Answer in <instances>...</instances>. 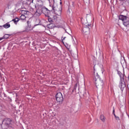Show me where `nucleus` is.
Listing matches in <instances>:
<instances>
[{
	"label": "nucleus",
	"mask_w": 129,
	"mask_h": 129,
	"mask_svg": "<svg viewBox=\"0 0 129 129\" xmlns=\"http://www.w3.org/2000/svg\"><path fill=\"white\" fill-rule=\"evenodd\" d=\"M78 86V84H76L75 85V89H76V88L77 87V86Z\"/></svg>",
	"instance_id": "nucleus-20"
},
{
	"label": "nucleus",
	"mask_w": 129,
	"mask_h": 129,
	"mask_svg": "<svg viewBox=\"0 0 129 129\" xmlns=\"http://www.w3.org/2000/svg\"><path fill=\"white\" fill-rule=\"evenodd\" d=\"M119 20H121L123 22V24L125 27L129 25V18L128 17L120 15L119 16Z\"/></svg>",
	"instance_id": "nucleus-5"
},
{
	"label": "nucleus",
	"mask_w": 129,
	"mask_h": 129,
	"mask_svg": "<svg viewBox=\"0 0 129 129\" xmlns=\"http://www.w3.org/2000/svg\"><path fill=\"white\" fill-rule=\"evenodd\" d=\"M39 24H36V26H38Z\"/></svg>",
	"instance_id": "nucleus-29"
},
{
	"label": "nucleus",
	"mask_w": 129,
	"mask_h": 129,
	"mask_svg": "<svg viewBox=\"0 0 129 129\" xmlns=\"http://www.w3.org/2000/svg\"><path fill=\"white\" fill-rule=\"evenodd\" d=\"M37 2H42V0H36Z\"/></svg>",
	"instance_id": "nucleus-23"
},
{
	"label": "nucleus",
	"mask_w": 129,
	"mask_h": 129,
	"mask_svg": "<svg viewBox=\"0 0 129 129\" xmlns=\"http://www.w3.org/2000/svg\"><path fill=\"white\" fill-rule=\"evenodd\" d=\"M96 64L94 63V81L95 82L97 88L102 87L103 86V80L99 78V75L97 73L95 72V67Z\"/></svg>",
	"instance_id": "nucleus-2"
},
{
	"label": "nucleus",
	"mask_w": 129,
	"mask_h": 129,
	"mask_svg": "<svg viewBox=\"0 0 129 129\" xmlns=\"http://www.w3.org/2000/svg\"><path fill=\"white\" fill-rule=\"evenodd\" d=\"M35 8L36 9V11L34 14V16H36V17H40V16L42 15L41 9H39V5L35 6Z\"/></svg>",
	"instance_id": "nucleus-8"
},
{
	"label": "nucleus",
	"mask_w": 129,
	"mask_h": 129,
	"mask_svg": "<svg viewBox=\"0 0 129 129\" xmlns=\"http://www.w3.org/2000/svg\"><path fill=\"white\" fill-rule=\"evenodd\" d=\"M117 72L119 76L120 77V79H123V78H122L123 77V75H122V74H121V72L119 71H118Z\"/></svg>",
	"instance_id": "nucleus-16"
},
{
	"label": "nucleus",
	"mask_w": 129,
	"mask_h": 129,
	"mask_svg": "<svg viewBox=\"0 0 129 129\" xmlns=\"http://www.w3.org/2000/svg\"><path fill=\"white\" fill-rule=\"evenodd\" d=\"M84 96H86V93H85L84 94Z\"/></svg>",
	"instance_id": "nucleus-25"
},
{
	"label": "nucleus",
	"mask_w": 129,
	"mask_h": 129,
	"mask_svg": "<svg viewBox=\"0 0 129 129\" xmlns=\"http://www.w3.org/2000/svg\"><path fill=\"white\" fill-rule=\"evenodd\" d=\"M39 9H41V12L42 14L45 15V17H49L50 12H52L51 7H49V9H48L47 8L43 7L42 5H39Z\"/></svg>",
	"instance_id": "nucleus-4"
},
{
	"label": "nucleus",
	"mask_w": 129,
	"mask_h": 129,
	"mask_svg": "<svg viewBox=\"0 0 129 129\" xmlns=\"http://www.w3.org/2000/svg\"><path fill=\"white\" fill-rule=\"evenodd\" d=\"M2 126L3 129L12 127V119L8 118L4 119L3 121Z\"/></svg>",
	"instance_id": "nucleus-3"
},
{
	"label": "nucleus",
	"mask_w": 129,
	"mask_h": 129,
	"mask_svg": "<svg viewBox=\"0 0 129 129\" xmlns=\"http://www.w3.org/2000/svg\"><path fill=\"white\" fill-rule=\"evenodd\" d=\"M26 4L29 6V5H31V1L26 0Z\"/></svg>",
	"instance_id": "nucleus-18"
},
{
	"label": "nucleus",
	"mask_w": 129,
	"mask_h": 129,
	"mask_svg": "<svg viewBox=\"0 0 129 129\" xmlns=\"http://www.w3.org/2000/svg\"><path fill=\"white\" fill-rule=\"evenodd\" d=\"M113 115H114V114H115V113H114V108H113Z\"/></svg>",
	"instance_id": "nucleus-22"
},
{
	"label": "nucleus",
	"mask_w": 129,
	"mask_h": 129,
	"mask_svg": "<svg viewBox=\"0 0 129 129\" xmlns=\"http://www.w3.org/2000/svg\"><path fill=\"white\" fill-rule=\"evenodd\" d=\"M26 19H27V17H26V15H21V16L20 17V18H16L13 19L12 21L14 22L15 25H17L19 21H26Z\"/></svg>",
	"instance_id": "nucleus-7"
},
{
	"label": "nucleus",
	"mask_w": 129,
	"mask_h": 129,
	"mask_svg": "<svg viewBox=\"0 0 129 129\" xmlns=\"http://www.w3.org/2000/svg\"><path fill=\"white\" fill-rule=\"evenodd\" d=\"M27 23L28 24H29V21H27Z\"/></svg>",
	"instance_id": "nucleus-28"
},
{
	"label": "nucleus",
	"mask_w": 129,
	"mask_h": 129,
	"mask_svg": "<svg viewBox=\"0 0 129 129\" xmlns=\"http://www.w3.org/2000/svg\"><path fill=\"white\" fill-rule=\"evenodd\" d=\"M0 110H2V106L0 105Z\"/></svg>",
	"instance_id": "nucleus-26"
},
{
	"label": "nucleus",
	"mask_w": 129,
	"mask_h": 129,
	"mask_svg": "<svg viewBox=\"0 0 129 129\" xmlns=\"http://www.w3.org/2000/svg\"><path fill=\"white\" fill-rule=\"evenodd\" d=\"M49 3V7H50V11L51 12L54 11L55 14L57 16H61L62 13V5H58L57 3H55V0H48Z\"/></svg>",
	"instance_id": "nucleus-1"
},
{
	"label": "nucleus",
	"mask_w": 129,
	"mask_h": 129,
	"mask_svg": "<svg viewBox=\"0 0 129 129\" xmlns=\"http://www.w3.org/2000/svg\"><path fill=\"white\" fill-rule=\"evenodd\" d=\"M65 39H66V37H61V40H62V41H64V40H65Z\"/></svg>",
	"instance_id": "nucleus-19"
},
{
	"label": "nucleus",
	"mask_w": 129,
	"mask_h": 129,
	"mask_svg": "<svg viewBox=\"0 0 129 129\" xmlns=\"http://www.w3.org/2000/svg\"><path fill=\"white\" fill-rule=\"evenodd\" d=\"M119 87L120 88L121 91H123V89H124V88L125 87V83H124L123 79L120 80Z\"/></svg>",
	"instance_id": "nucleus-9"
},
{
	"label": "nucleus",
	"mask_w": 129,
	"mask_h": 129,
	"mask_svg": "<svg viewBox=\"0 0 129 129\" xmlns=\"http://www.w3.org/2000/svg\"><path fill=\"white\" fill-rule=\"evenodd\" d=\"M56 99L57 102L59 104H62L63 103V95H62V93L60 92H58L55 95Z\"/></svg>",
	"instance_id": "nucleus-6"
},
{
	"label": "nucleus",
	"mask_w": 129,
	"mask_h": 129,
	"mask_svg": "<svg viewBox=\"0 0 129 129\" xmlns=\"http://www.w3.org/2000/svg\"><path fill=\"white\" fill-rule=\"evenodd\" d=\"M91 26V25H86V26L84 27L83 28V30H82V32L84 34H85L86 35V34H87V33H88L89 32V26Z\"/></svg>",
	"instance_id": "nucleus-10"
},
{
	"label": "nucleus",
	"mask_w": 129,
	"mask_h": 129,
	"mask_svg": "<svg viewBox=\"0 0 129 129\" xmlns=\"http://www.w3.org/2000/svg\"><path fill=\"white\" fill-rule=\"evenodd\" d=\"M114 116L115 117V119L116 120H119V117L116 116V115H115V114H114Z\"/></svg>",
	"instance_id": "nucleus-17"
},
{
	"label": "nucleus",
	"mask_w": 129,
	"mask_h": 129,
	"mask_svg": "<svg viewBox=\"0 0 129 129\" xmlns=\"http://www.w3.org/2000/svg\"><path fill=\"white\" fill-rule=\"evenodd\" d=\"M10 37L9 34H5L3 37L0 38V41L4 40V39H8Z\"/></svg>",
	"instance_id": "nucleus-14"
},
{
	"label": "nucleus",
	"mask_w": 129,
	"mask_h": 129,
	"mask_svg": "<svg viewBox=\"0 0 129 129\" xmlns=\"http://www.w3.org/2000/svg\"><path fill=\"white\" fill-rule=\"evenodd\" d=\"M1 27H4V28H5V29H9V28H10V27H11V25L10 24V23H7L6 24H5V25H4L3 26H0Z\"/></svg>",
	"instance_id": "nucleus-13"
},
{
	"label": "nucleus",
	"mask_w": 129,
	"mask_h": 129,
	"mask_svg": "<svg viewBox=\"0 0 129 129\" xmlns=\"http://www.w3.org/2000/svg\"><path fill=\"white\" fill-rule=\"evenodd\" d=\"M48 21L49 23H51L50 24H49L47 25V27L49 29H52V26H53V23H54V20L50 17H48Z\"/></svg>",
	"instance_id": "nucleus-11"
},
{
	"label": "nucleus",
	"mask_w": 129,
	"mask_h": 129,
	"mask_svg": "<svg viewBox=\"0 0 129 129\" xmlns=\"http://www.w3.org/2000/svg\"><path fill=\"white\" fill-rule=\"evenodd\" d=\"M100 118L101 120H102V121H103V122H105V117H104V115H101Z\"/></svg>",
	"instance_id": "nucleus-15"
},
{
	"label": "nucleus",
	"mask_w": 129,
	"mask_h": 129,
	"mask_svg": "<svg viewBox=\"0 0 129 129\" xmlns=\"http://www.w3.org/2000/svg\"><path fill=\"white\" fill-rule=\"evenodd\" d=\"M90 0H84V2H86V3H88Z\"/></svg>",
	"instance_id": "nucleus-21"
},
{
	"label": "nucleus",
	"mask_w": 129,
	"mask_h": 129,
	"mask_svg": "<svg viewBox=\"0 0 129 129\" xmlns=\"http://www.w3.org/2000/svg\"><path fill=\"white\" fill-rule=\"evenodd\" d=\"M20 14L21 15H24V16H27L28 15V13H29L28 11H25V10H21L20 11Z\"/></svg>",
	"instance_id": "nucleus-12"
},
{
	"label": "nucleus",
	"mask_w": 129,
	"mask_h": 129,
	"mask_svg": "<svg viewBox=\"0 0 129 129\" xmlns=\"http://www.w3.org/2000/svg\"><path fill=\"white\" fill-rule=\"evenodd\" d=\"M55 18H57V17L54 16V17H53V19H54V21H55Z\"/></svg>",
	"instance_id": "nucleus-24"
},
{
	"label": "nucleus",
	"mask_w": 129,
	"mask_h": 129,
	"mask_svg": "<svg viewBox=\"0 0 129 129\" xmlns=\"http://www.w3.org/2000/svg\"><path fill=\"white\" fill-rule=\"evenodd\" d=\"M61 5H62V2H60V5H59V6H61Z\"/></svg>",
	"instance_id": "nucleus-27"
}]
</instances>
